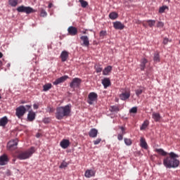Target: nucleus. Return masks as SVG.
Listing matches in <instances>:
<instances>
[{
    "label": "nucleus",
    "mask_w": 180,
    "mask_h": 180,
    "mask_svg": "<svg viewBox=\"0 0 180 180\" xmlns=\"http://www.w3.org/2000/svg\"><path fill=\"white\" fill-rule=\"evenodd\" d=\"M148 124H150V122L148 120H145L143 123L142 124L140 129L141 130H146L147 127H148Z\"/></svg>",
    "instance_id": "c85d7f7f"
},
{
    "label": "nucleus",
    "mask_w": 180,
    "mask_h": 180,
    "mask_svg": "<svg viewBox=\"0 0 180 180\" xmlns=\"http://www.w3.org/2000/svg\"><path fill=\"white\" fill-rule=\"evenodd\" d=\"M146 22V23H148V25L150 27H153V26L155 25V20H148Z\"/></svg>",
    "instance_id": "7c9ffc66"
},
{
    "label": "nucleus",
    "mask_w": 180,
    "mask_h": 180,
    "mask_svg": "<svg viewBox=\"0 0 180 180\" xmlns=\"http://www.w3.org/2000/svg\"><path fill=\"white\" fill-rule=\"evenodd\" d=\"M9 159H8V155H3L0 156V165H6Z\"/></svg>",
    "instance_id": "dca6fc26"
},
{
    "label": "nucleus",
    "mask_w": 180,
    "mask_h": 180,
    "mask_svg": "<svg viewBox=\"0 0 180 180\" xmlns=\"http://www.w3.org/2000/svg\"><path fill=\"white\" fill-rule=\"evenodd\" d=\"M89 136L91 139H95L98 136V129L93 128L89 132Z\"/></svg>",
    "instance_id": "f3484780"
},
{
    "label": "nucleus",
    "mask_w": 180,
    "mask_h": 180,
    "mask_svg": "<svg viewBox=\"0 0 180 180\" xmlns=\"http://www.w3.org/2000/svg\"><path fill=\"white\" fill-rule=\"evenodd\" d=\"M17 11L20 13H27V15L36 12V11H34V9H33L32 7L25 6H18L17 8Z\"/></svg>",
    "instance_id": "20e7f679"
},
{
    "label": "nucleus",
    "mask_w": 180,
    "mask_h": 180,
    "mask_svg": "<svg viewBox=\"0 0 180 180\" xmlns=\"http://www.w3.org/2000/svg\"><path fill=\"white\" fill-rule=\"evenodd\" d=\"M70 116H71V104L58 107L56 108L55 117L58 120H63L64 117H70Z\"/></svg>",
    "instance_id": "f03ea898"
},
{
    "label": "nucleus",
    "mask_w": 180,
    "mask_h": 180,
    "mask_svg": "<svg viewBox=\"0 0 180 180\" xmlns=\"http://www.w3.org/2000/svg\"><path fill=\"white\" fill-rule=\"evenodd\" d=\"M94 68H95L96 72H102L103 68H102V66H101V65H96L94 66Z\"/></svg>",
    "instance_id": "c9c22d12"
},
{
    "label": "nucleus",
    "mask_w": 180,
    "mask_h": 180,
    "mask_svg": "<svg viewBox=\"0 0 180 180\" xmlns=\"http://www.w3.org/2000/svg\"><path fill=\"white\" fill-rule=\"evenodd\" d=\"M152 118L155 122H160L161 120V115L159 112H153L152 114Z\"/></svg>",
    "instance_id": "412c9836"
},
{
    "label": "nucleus",
    "mask_w": 180,
    "mask_h": 180,
    "mask_svg": "<svg viewBox=\"0 0 180 180\" xmlns=\"http://www.w3.org/2000/svg\"><path fill=\"white\" fill-rule=\"evenodd\" d=\"M143 26H144L146 27V22H143Z\"/></svg>",
    "instance_id": "13d9d810"
},
{
    "label": "nucleus",
    "mask_w": 180,
    "mask_h": 180,
    "mask_svg": "<svg viewBox=\"0 0 180 180\" xmlns=\"http://www.w3.org/2000/svg\"><path fill=\"white\" fill-rule=\"evenodd\" d=\"M29 122H33L36 119V113L33 111H30L27 115Z\"/></svg>",
    "instance_id": "aec40b11"
},
{
    "label": "nucleus",
    "mask_w": 180,
    "mask_h": 180,
    "mask_svg": "<svg viewBox=\"0 0 180 180\" xmlns=\"http://www.w3.org/2000/svg\"><path fill=\"white\" fill-rule=\"evenodd\" d=\"M18 143H19V141L18 140V139L11 140L7 143V149L9 151H13L16 150V148H18Z\"/></svg>",
    "instance_id": "39448f33"
},
{
    "label": "nucleus",
    "mask_w": 180,
    "mask_h": 180,
    "mask_svg": "<svg viewBox=\"0 0 180 180\" xmlns=\"http://www.w3.org/2000/svg\"><path fill=\"white\" fill-rule=\"evenodd\" d=\"M112 71V66H108L103 70V75H108Z\"/></svg>",
    "instance_id": "c756f323"
},
{
    "label": "nucleus",
    "mask_w": 180,
    "mask_h": 180,
    "mask_svg": "<svg viewBox=\"0 0 180 180\" xmlns=\"http://www.w3.org/2000/svg\"><path fill=\"white\" fill-rule=\"evenodd\" d=\"M110 110L112 112H119V110H120L119 109V107L114 105V106L111 107Z\"/></svg>",
    "instance_id": "58836bf2"
},
{
    "label": "nucleus",
    "mask_w": 180,
    "mask_h": 180,
    "mask_svg": "<svg viewBox=\"0 0 180 180\" xmlns=\"http://www.w3.org/2000/svg\"><path fill=\"white\" fill-rule=\"evenodd\" d=\"M35 151L36 150L34 149V147H31L27 150L20 152L17 156V158H18V160H27L30 157L34 154Z\"/></svg>",
    "instance_id": "7ed1b4c3"
},
{
    "label": "nucleus",
    "mask_w": 180,
    "mask_h": 180,
    "mask_svg": "<svg viewBox=\"0 0 180 180\" xmlns=\"http://www.w3.org/2000/svg\"><path fill=\"white\" fill-rule=\"evenodd\" d=\"M165 9H168V6H163L159 8V13H164L165 12Z\"/></svg>",
    "instance_id": "4c0bfd02"
},
{
    "label": "nucleus",
    "mask_w": 180,
    "mask_h": 180,
    "mask_svg": "<svg viewBox=\"0 0 180 180\" xmlns=\"http://www.w3.org/2000/svg\"><path fill=\"white\" fill-rule=\"evenodd\" d=\"M129 113H137V107H133L129 110Z\"/></svg>",
    "instance_id": "79ce46f5"
},
{
    "label": "nucleus",
    "mask_w": 180,
    "mask_h": 180,
    "mask_svg": "<svg viewBox=\"0 0 180 180\" xmlns=\"http://www.w3.org/2000/svg\"><path fill=\"white\" fill-rule=\"evenodd\" d=\"M2 57H4V54L0 52V58H2Z\"/></svg>",
    "instance_id": "5fc2aeb1"
},
{
    "label": "nucleus",
    "mask_w": 180,
    "mask_h": 180,
    "mask_svg": "<svg viewBox=\"0 0 180 180\" xmlns=\"http://www.w3.org/2000/svg\"><path fill=\"white\" fill-rule=\"evenodd\" d=\"M83 33H84V34H85V33H86V32H84Z\"/></svg>",
    "instance_id": "052dcab7"
},
{
    "label": "nucleus",
    "mask_w": 180,
    "mask_h": 180,
    "mask_svg": "<svg viewBox=\"0 0 180 180\" xmlns=\"http://www.w3.org/2000/svg\"><path fill=\"white\" fill-rule=\"evenodd\" d=\"M167 1H168V2H169V0H167Z\"/></svg>",
    "instance_id": "680f3d73"
},
{
    "label": "nucleus",
    "mask_w": 180,
    "mask_h": 180,
    "mask_svg": "<svg viewBox=\"0 0 180 180\" xmlns=\"http://www.w3.org/2000/svg\"><path fill=\"white\" fill-rule=\"evenodd\" d=\"M25 113H26V107L25 105H20L15 109V115L18 119L23 117Z\"/></svg>",
    "instance_id": "423d86ee"
},
{
    "label": "nucleus",
    "mask_w": 180,
    "mask_h": 180,
    "mask_svg": "<svg viewBox=\"0 0 180 180\" xmlns=\"http://www.w3.org/2000/svg\"><path fill=\"white\" fill-rule=\"evenodd\" d=\"M67 79H68V76L67 75L59 77L53 82V85H58L60 84H63V82H65V81H67Z\"/></svg>",
    "instance_id": "9d476101"
},
{
    "label": "nucleus",
    "mask_w": 180,
    "mask_h": 180,
    "mask_svg": "<svg viewBox=\"0 0 180 180\" xmlns=\"http://www.w3.org/2000/svg\"><path fill=\"white\" fill-rule=\"evenodd\" d=\"M8 124V117H4L0 120V126L1 127H5Z\"/></svg>",
    "instance_id": "393cba45"
},
{
    "label": "nucleus",
    "mask_w": 180,
    "mask_h": 180,
    "mask_svg": "<svg viewBox=\"0 0 180 180\" xmlns=\"http://www.w3.org/2000/svg\"><path fill=\"white\" fill-rule=\"evenodd\" d=\"M21 103H22V104L26 103V101H21Z\"/></svg>",
    "instance_id": "6e6d98bb"
},
{
    "label": "nucleus",
    "mask_w": 180,
    "mask_h": 180,
    "mask_svg": "<svg viewBox=\"0 0 180 180\" xmlns=\"http://www.w3.org/2000/svg\"><path fill=\"white\" fill-rule=\"evenodd\" d=\"M148 63V60L146 58H143L141 60V64H140L141 71H144V70H146V64H147Z\"/></svg>",
    "instance_id": "6ab92c4d"
},
{
    "label": "nucleus",
    "mask_w": 180,
    "mask_h": 180,
    "mask_svg": "<svg viewBox=\"0 0 180 180\" xmlns=\"http://www.w3.org/2000/svg\"><path fill=\"white\" fill-rule=\"evenodd\" d=\"M2 98V96L0 95V99H1Z\"/></svg>",
    "instance_id": "bf43d9fd"
},
{
    "label": "nucleus",
    "mask_w": 180,
    "mask_h": 180,
    "mask_svg": "<svg viewBox=\"0 0 180 180\" xmlns=\"http://www.w3.org/2000/svg\"><path fill=\"white\" fill-rule=\"evenodd\" d=\"M82 80L78 77L74 78L70 84V88L75 89V88H79L81 86V83Z\"/></svg>",
    "instance_id": "0eeeda50"
},
{
    "label": "nucleus",
    "mask_w": 180,
    "mask_h": 180,
    "mask_svg": "<svg viewBox=\"0 0 180 180\" xmlns=\"http://www.w3.org/2000/svg\"><path fill=\"white\" fill-rule=\"evenodd\" d=\"M68 167V163L65 162V160H63L60 165L59 166V168L63 169V168H67Z\"/></svg>",
    "instance_id": "72a5a7b5"
},
{
    "label": "nucleus",
    "mask_w": 180,
    "mask_h": 180,
    "mask_svg": "<svg viewBox=\"0 0 180 180\" xmlns=\"http://www.w3.org/2000/svg\"><path fill=\"white\" fill-rule=\"evenodd\" d=\"M18 4L19 0H8V5H10V6H12L13 8L18 6Z\"/></svg>",
    "instance_id": "a878e982"
},
{
    "label": "nucleus",
    "mask_w": 180,
    "mask_h": 180,
    "mask_svg": "<svg viewBox=\"0 0 180 180\" xmlns=\"http://www.w3.org/2000/svg\"><path fill=\"white\" fill-rule=\"evenodd\" d=\"M118 17H119V15L116 12H112L109 14V18L112 20H115V19H117Z\"/></svg>",
    "instance_id": "cd10ccee"
},
{
    "label": "nucleus",
    "mask_w": 180,
    "mask_h": 180,
    "mask_svg": "<svg viewBox=\"0 0 180 180\" xmlns=\"http://www.w3.org/2000/svg\"><path fill=\"white\" fill-rule=\"evenodd\" d=\"M123 136H124V134H119L117 135V140H119V141H122V140H123Z\"/></svg>",
    "instance_id": "a18cd8bd"
},
{
    "label": "nucleus",
    "mask_w": 180,
    "mask_h": 180,
    "mask_svg": "<svg viewBox=\"0 0 180 180\" xmlns=\"http://www.w3.org/2000/svg\"><path fill=\"white\" fill-rule=\"evenodd\" d=\"M79 2L81 4L82 8H86L88 6V3L84 0H79Z\"/></svg>",
    "instance_id": "473e14b6"
},
{
    "label": "nucleus",
    "mask_w": 180,
    "mask_h": 180,
    "mask_svg": "<svg viewBox=\"0 0 180 180\" xmlns=\"http://www.w3.org/2000/svg\"><path fill=\"white\" fill-rule=\"evenodd\" d=\"M120 130L122 131L121 134H126V128H124V127H120Z\"/></svg>",
    "instance_id": "de8ad7c7"
},
{
    "label": "nucleus",
    "mask_w": 180,
    "mask_h": 180,
    "mask_svg": "<svg viewBox=\"0 0 180 180\" xmlns=\"http://www.w3.org/2000/svg\"><path fill=\"white\" fill-rule=\"evenodd\" d=\"M68 32L70 36H77L78 34V29L74 26H70L68 28Z\"/></svg>",
    "instance_id": "1a4fd4ad"
},
{
    "label": "nucleus",
    "mask_w": 180,
    "mask_h": 180,
    "mask_svg": "<svg viewBox=\"0 0 180 180\" xmlns=\"http://www.w3.org/2000/svg\"><path fill=\"white\" fill-rule=\"evenodd\" d=\"M120 98L121 101H127V99H129V98H130V91L127 90L124 92H122L120 95Z\"/></svg>",
    "instance_id": "9b49d317"
},
{
    "label": "nucleus",
    "mask_w": 180,
    "mask_h": 180,
    "mask_svg": "<svg viewBox=\"0 0 180 180\" xmlns=\"http://www.w3.org/2000/svg\"><path fill=\"white\" fill-rule=\"evenodd\" d=\"M98 101V94L95 92H91L89 94L87 103L89 105H94V102Z\"/></svg>",
    "instance_id": "6e6552de"
},
{
    "label": "nucleus",
    "mask_w": 180,
    "mask_h": 180,
    "mask_svg": "<svg viewBox=\"0 0 180 180\" xmlns=\"http://www.w3.org/2000/svg\"><path fill=\"white\" fill-rule=\"evenodd\" d=\"M153 60L154 61H155V63H160V53H155Z\"/></svg>",
    "instance_id": "f704fd0d"
},
{
    "label": "nucleus",
    "mask_w": 180,
    "mask_h": 180,
    "mask_svg": "<svg viewBox=\"0 0 180 180\" xmlns=\"http://www.w3.org/2000/svg\"><path fill=\"white\" fill-rule=\"evenodd\" d=\"M69 55H70V53L67 51H63L61 52L60 56L61 58V61L63 63H65V61L68 60Z\"/></svg>",
    "instance_id": "4468645a"
},
{
    "label": "nucleus",
    "mask_w": 180,
    "mask_h": 180,
    "mask_svg": "<svg viewBox=\"0 0 180 180\" xmlns=\"http://www.w3.org/2000/svg\"><path fill=\"white\" fill-rule=\"evenodd\" d=\"M70 140L68 139H63L60 143V146L62 148H68V147H70Z\"/></svg>",
    "instance_id": "2eb2a0df"
},
{
    "label": "nucleus",
    "mask_w": 180,
    "mask_h": 180,
    "mask_svg": "<svg viewBox=\"0 0 180 180\" xmlns=\"http://www.w3.org/2000/svg\"><path fill=\"white\" fill-rule=\"evenodd\" d=\"M108 34V32H106V31H101L100 32V37L103 39V37H105V36H106Z\"/></svg>",
    "instance_id": "ea45409f"
},
{
    "label": "nucleus",
    "mask_w": 180,
    "mask_h": 180,
    "mask_svg": "<svg viewBox=\"0 0 180 180\" xmlns=\"http://www.w3.org/2000/svg\"><path fill=\"white\" fill-rule=\"evenodd\" d=\"M101 141H102V139L98 138V139L94 140L93 141V143H94V146H98V144H99V143H101Z\"/></svg>",
    "instance_id": "a19ab883"
},
{
    "label": "nucleus",
    "mask_w": 180,
    "mask_h": 180,
    "mask_svg": "<svg viewBox=\"0 0 180 180\" xmlns=\"http://www.w3.org/2000/svg\"><path fill=\"white\" fill-rule=\"evenodd\" d=\"M113 27L116 30H123L124 29V25L120 22V21H116L113 22Z\"/></svg>",
    "instance_id": "f8f14e48"
},
{
    "label": "nucleus",
    "mask_w": 180,
    "mask_h": 180,
    "mask_svg": "<svg viewBox=\"0 0 180 180\" xmlns=\"http://www.w3.org/2000/svg\"><path fill=\"white\" fill-rule=\"evenodd\" d=\"M155 151V153H158L159 155H162L163 157H165V155L168 154V153L165 152L162 148H156Z\"/></svg>",
    "instance_id": "5701e85b"
},
{
    "label": "nucleus",
    "mask_w": 180,
    "mask_h": 180,
    "mask_svg": "<svg viewBox=\"0 0 180 180\" xmlns=\"http://www.w3.org/2000/svg\"><path fill=\"white\" fill-rule=\"evenodd\" d=\"M169 157L165 158L163 160V165L166 168H178L179 167L180 162L178 159L179 155L174 152L169 153Z\"/></svg>",
    "instance_id": "f257e3e1"
},
{
    "label": "nucleus",
    "mask_w": 180,
    "mask_h": 180,
    "mask_svg": "<svg viewBox=\"0 0 180 180\" xmlns=\"http://www.w3.org/2000/svg\"><path fill=\"white\" fill-rule=\"evenodd\" d=\"M80 39L83 41L82 46L84 47H89V38H88L87 36H82Z\"/></svg>",
    "instance_id": "ddd939ff"
},
{
    "label": "nucleus",
    "mask_w": 180,
    "mask_h": 180,
    "mask_svg": "<svg viewBox=\"0 0 180 180\" xmlns=\"http://www.w3.org/2000/svg\"><path fill=\"white\" fill-rule=\"evenodd\" d=\"M41 16L42 18H45V16H47V12H46L44 10L41 11Z\"/></svg>",
    "instance_id": "c03bdc74"
},
{
    "label": "nucleus",
    "mask_w": 180,
    "mask_h": 180,
    "mask_svg": "<svg viewBox=\"0 0 180 180\" xmlns=\"http://www.w3.org/2000/svg\"><path fill=\"white\" fill-rule=\"evenodd\" d=\"M102 84L103 85L105 89H106L108 86H110V79H109V78H104L102 80Z\"/></svg>",
    "instance_id": "4be33fe9"
},
{
    "label": "nucleus",
    "mask_w": 180,
    "mask_h": 180,
    "mask_svg": "<svg viewBox=\"0 0 180 180\" xmlns=\"http://www.w3.org/2000/svg\"><path fill=\"white\" fill-rule=\"evenodd\" d=\"M50 122H51V119H50L49 117H46L43 120V122L45 124L50 123Z\"/></svg>",
    "instance_id": "37998d69"
},
{
    "label": "nucleus",
    "mask_w": 180,
    "mask_h": 180,
    "mask_svg": "<svg viewBox=\"0 0 180 180\" xmlns=\"http://www.w3.org/2000/svg\"><path fill=\"white\" fill-rule=\"evenodd\" d=\"M37 138L40 137V134H37Z\"/></svg>",
    "instance_id": "4d7b16f0"
},
{
    "label": "nucleus",
    "mask_w": 180,
    "mask_h": 180,
    "mask_svg": "<svg viewBox=\"0 0 180 180\" xmlns=\"http://www.w3.org/2000/svg\"><path fill=\"white\" fill-rule=\"evenodd\" d=\"M43 88H44L43 91L44 92H47V91H49V89H51V84H46L44 85Z\"/></svg>",
    "instance_id": "2f4dec72"
},
{
    "label": "nucleus",
    "mask_w": 180,
    "mask_h": 180,
    "mask_svg": "<svg viewBox=\"0 0 180 180\" xmlns=\"http://www.w3.org/2000/svg\"><path fill=\"white\" fill-rule=\"evenodd\" d=\"M129 1H132V0H129Z\"/></svg>",
    "instance_id": "e2e57ef3"
},
{
    "label": "nucleus",
    "mask_w": 180,
    "mask_h": 180,
    "mask_svg": "<svg viewBox=\"0 0 180 180\" xmlns=\"http://www.w3.org/2000/svg\"><path fill=\"white\" fill-rule=\"evenodd\" d=\"M157 26L158 27H164V22H158Z\"/></svg>",
    "instance_id": "09e8293b"
},
{
    "label": "nucleus",
    "mask_w": 180,
    "mask_h": 180,
    "mask_svg": "<svg viewBox=\"0 0 180 180\" xmlns=\"http://www.w3.org/2000/svg\"><path fill=\"white\" fill-rule=\"evenodd\" d=\"M33 108L34 109H39V104H34Z\"/></svg>",
    "instance_id": "3c124183"
},
{
    "label": "nucleus",
    "mask_w": 180,
    "mask_h": 180,
    "mask_svg": "<svg viewBox=\"0 0 180 180\" xmlns=\"http://www.w3.org/2000/svg\"><path fill=\"white\" fill-rule=\"evenodd\" d=\"M48 8H53V4L50 3L48 6Z\"/></svg>",
    "instance_id": "603ef678"
},
{
    "label": "nucleus",
    "mask_w": 180,
    "mask_h": 180,
    "mask_svg": "<svg viewBox=\"0 0 180 180\" xmlns=\"http://www.w3.org/2000/svg\"><path fill=\"white\" fill-rule=\"evenodd\" d=\"M168 41H169V39H168V38H164L163 44H168Z\"/></svg>",
    "instance_id": "8fccbe9b"
},
{
    "label": "nucleus",
    "mask_w": 180,
    "mask_h": 180,
    "mask_svg": "<svg viewBox=\"0 0 180 180\" xmlns=\"http://www.w3.org/2000/svg\"><path fill=\"white\" fill-rule=\"evenodd\" d=\"M140 146L141 148H144V150L148 149V145L147 144V141H146V139L141 137L140 139Z\"/></svg>",
    "instance_id": "a211bd4d"
},
{
    "label": "nucleus",
    "mask_w": 180,
    "mask_h": 180,
    "mask_svg": "<svg viewBox=\"0 0 180 180\" xmlns=\"http://www.w3.org/2000/svg\"><path fill=\"white\" fill-rule=\"evenodd\" d=\"M47 112H49V113H53V112H54V108H53V107H48L47 108Z\"/></svg>",
    "instance_id": "49530a36"
},
{
    "label": "nucleus",
    "mask_w": 180,
    "mask_h": 180,
    "mask_svg": "<svg viewBox=\"0 0 180 180\" xmlns=\"http://www.w3.org/2000/svg\"><path fill=\"white\" fill-rule=\"evenodd\" d=\"M143 92H144V87L140 86L137 88V89L136 90V96H140V95H141V94H143Z\"/></svg>",
    "instance_id": "bb28decb"
},
{
    "label": "nucleus",
    "mask_w": 180,
    "mask_h": 180,
    "mask_svg": "<svg viewBox=\"0 0 180 180\" xmlns=\"http://www.w3.org/2000/svg\"><path fill=\"white\" fill-rule=\"evenodd\" d=\"M25 107H26L27 109H30V108H32V105H25Z\"/></svg>",
    "instance_id": "864d4df0"
},
{
    "label": "nucleus",
    "mask_w": 180,
    "mask_h": 180,
    "mask_svg": "<svg viewBox=\"0 0 180 180\" xmlns=\"http://www.w3.org/2000/svg\"><path fill=\"white\" fill-rule=\"evenodd\" d=\"M84 176L86 178H91L95 176V172L94 170H86L85 172Z\"/></svg>",
    "instance_id": "b1692460"
},
{
    "label": "nucleus",
    "mask_w": 180,
    "mask_h": 180,
    "mask_svg": "<svg viewBox=\"0 0 180 180\" xmlns=\"http://www.w3.org/2000/svg\"><path fill=\"white\" fill-rule=\"evenodd\" d=\"M124 141L126 146H131V144H132L131 139H130L124 138Z\"/></svg>",
    "instance_id": "e433bc0d"
}]
</instances>
